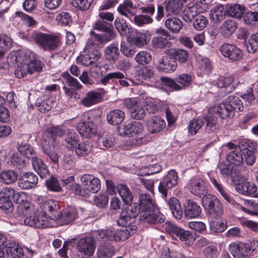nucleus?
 I'll use <instances>...</instances> for the list:
<instances>
[{
  "mask_svg": "<svg viewBox=\"0 0 258 258\" xmlns=\"http://www.w3.org/2000/svg\"><path fill=\"white\" fill-rule=\"evenodd\" d=\"M64 130L59 127H49L44 133L41 141V148L43 152L55 165L59 162V156L55 151L54 143L57 137L64 135Z\"/></svg>",
  "mask_w": 258,
  "mask_h": 258,
  "instance_id": "nucleus-1",
  "label": "nucleus"
},
{
  "mask_svg": "<svg viewBox=\"0 0 258 258\" xmlns=\"http://www.w3.org/2000/svg\"><path fill=\"white\" fill-rule=\"evenodd\" d=\"M208 112L202 119H194L189 121L188 126L189 134H196L202 126H204L206 133L212 134L216 132L218 127V117L214 113Z\"/></svg>",
  "mask_w": 258,
  "mask_h": 258,
  "instance_id": "nucleus-2",
  "label": "nucleus"
},
{
  "mask_svg": "<svg viewBox=\"0 0 258 258\" xmlns=\"http://www.w3.org/2000/svg\"><path fill=\"white\" fill-rule=\"evenodd\" d=\"M127 231L126 228H120L119 229H108L98 230L95 234L98 239L108 241L118 242L124 241L130 236L134 234L135 228H131Z\"/></svg>",
  "mask_w": 258,
  "mask_h": 258,
  "instance_id": "nucleus-3",
  "label": "nucleus"
},
{
  "mask_svg": "<svg viewBox=\"0 0 258 258\" xmlns=\"http://www.w3.org/2000/svg\"><path fill=\"white\" fill-rule=\"evenodd\" d=\"M32 36L36 44L44 51H53L60 44L61 40L59 36L41 32H35Z\"/></svg>",
  "mask_w": 258,
  "mask_h": 258,
  "instance_id": "nucleus-4",
  "label": "nucleus"
},
{
  "mask_svg": "<svg viewBox=\"0 0 258 258\" xmlns=\"http://www.w3.org/2000/svg\"><path fill=\"white\" fill-rule=\"evenodd\" d=\"M258 248V241L253 240L250 243L243 242L233 243L229 249L234 258H248L251 253Z\"/></svg>",
  "mask_w": 258,
  "mask_h": 258,
  "instance_id": "nucleus-5",
  "label": "nucleus"
},
{
  "mask_svg": "<svg viewBox=\"0 0 258 258\" xmlns=\"http://www.w3.org/2000/svg\"><path fill=\"white\" fill-rule=\"evenodd\" d=\"M38 202L42 212L40 214L45 217L47 221V218L56 221L60 215L59 207L58 202L52 199L40 198L38 199Z\"/></svg>",
  "mask_w": 258,
  "mask_h": 258,
  "instance_id": "nucleus-6",
  "label": "nucleus"
},
{
  "mask_svg": "<svg viewBox=\"0 0 258 258\" xmlns=\"http://www.w3.org/2000/svg\"><path fill=\"white\" fill-rule=\"evenodd\" d=\"M94 29L104 32L105 33L103 35L96 34L95 32L91 31L90 35L94 36V39L98 42L110 41L115 37V34L114 32L113 25L106 21L98 20L95 22L93 26Z\"/></svg>",
  "mask_w": 258,
  "mask_h": 258,
  "instance_id": "nucleus-7",
  "label": "nucleus"
},
{
  "mask_svg": "<svg viewBox=\"0 0 258 258\" xmlns=\"http://www.w3.org/2000/svg\"><path fill=\"white\" fill-rule=\"evenodd\" d=\"M202 203L207 213L211 218H217L223 214V205L216 196L206 195L203 197Z\"/></svg>",
  "mask_w": 258,
  "mask_h": 258,
  "instance_id": "nucleus-8",
  "label": "nucleus"
},
{
  "mask_svg": "<svg viewBox=\"0 0 258 258\" xmlns=\"http://www.w3.org/2000/svg\"><path fill=\"white\" fill-rule=\"evenodd\" d=\"M77 131L80 135L86 138L93 137L97 133V125L94 118L85 114L77 124Z\"/></svg>",
  "mask_w": 258,
  "mask_h": 258,
  "instance_id": "nucleus-9",
  "label": "nucleus"
},
{
  "mask_svg": "<svg viewBox=\"0 0 258 258\" xmlns=\"http://www.w3.org/2000/svg\"><path fill=\"white\" fill-rule=\"evenodd\" d=\"M178 176L175 170H170L163 176L158 186V190L163 198H166L170 189L174 188L178 184Z\"/></svg>",
  "mask_w": 258,
  "mask_h": 258,
  "instance_id": "nucleus-10",
  "label": "nucleus"
},
{
  "mask_svg": "<svg viewBox=\"0 0 258 258\" xmlns=\"http://www.w3.org/2000/svg\"><path fill=\"white\" fill-rule=\"evenodd\" d=\"M165 230L172 239L179 238L182 242L187 241L192 237L190 231L184 230L170 221L165 223Z\"/></svg>",
  "mask_w": 258,
  "mask_h": 258,
  "instance_id": "nucleus-11",
  "label": "nucleus"
},
{
  "mask_svg": "<svg viewBox=\"0 0 258 258\" xmlns=\"http://www.w3.org/2000/svg\"><path fill=\"white\" fill-rule=\"evenodd\" d=\"M217 168L222 177L226 179H230L234 185L243 179L240 172L229 163H220L218 164Z\"/></svg>",
  "mask_w": 258,
  "mask_h": 258,
  "instance_id": "nucleus-12",
  "label": "nucleus"
},
{
  "mask_svg": "<svg viewBox=\"0 0 258 258\" xmlns=\"http://www.w3.org/2000/svg\"><path fill=\"white\" fill-rule=\"evenodd\" d=\"M219 51L222 55L232 62L240 61L243 57V51L233 44L224 43L220 47Z\"/></svg>",
  "mask_w": 258,
  "mask_h": 258,
  "instance_id": "nucleus-13",
  "label": "nucleus"
},
{
  "mask_svg": "<svg viewBox=\"0 0 258 258\" xmlns=\"http://www.w3.org/2000/svg\"><path fill=\"white\" fill-rule=\"evenodd\" d=\"M117 133L120 136L134 137L140 135L143 131V125L139 121L125 122L123 125L117 126Z\"/></svg>",
  "mask_w": 258,
  "mask_h": 258,
  "instance_id": "nucleus-14",
  "label": "nucleus"
},
{
  "mask_svg": "<svg viewBox=\"0 0 258 258\" xmlns=\"http://www.w3.org/2000/svg\"><path fill=\"white\" fill-rule=\"evenodd\" d=\"M81 181L85 189L87 198L91 194L97 193L101 188L100 179L91 174H84L81 177Z\"/></svg>",
  "mask_w": 258,
  "mask_h": 258,
  "instance_id": "nucleus-15",
  "label": "nucleus"
},
{
  "mask_svg": "<svg viewBox=\"0 0 258 258\" xmlns=\"http://www.w3.org/2000/svg\"><path fill=\"white\" fill-rule=\"evenodd\" d=\"M123 105L128 109L131 117L135 119L141 120L146 116L144 108L135 99L127 98L123 101Z\"/></svg>",
  "mask_w": 258,
  "mask_h": 258,
  "instance_id": "nucleus-16",
  "label": "nucleus"
},
{
  "mask_svg": "<svg viewBox=\"0 0 258 258\" xmlns=\"http://www.w3.org/2000/svg\"><path fill=\"white\" fill-rule=\"evenodd\" d=\"M186 187L192 194L200 198L207 195V186L201 178L190 179L186 184Z\"/></svg>",
  "mask_w": 258,
  "mask_h": 258,
  "instance_id": "nucleus-17",
  "label": "nucleus"
},
{
  "mask_svg": "<svg viewBox=\"0 0 258 258\" xmlns=\"http://www.w3.org/2000/svg\"><path fill=\"white\" fill-rule=\"evenodd\" d=\"M13 191L11 187L3 188L0 192V209L6 214L12 213L14 211V205L11 199L13 196Z\"/></svg>",
  "mask_w": 258,
  "mask_h": 258,
  "instance_id": "nucleus-18",
  "label": "nucleus"
},
{
  "mask_svg": "<svg viewBox=\"0 0 258 258\" xmlns=\"http://www.w3.org/2000/svg\"><path fill=\"white\" fill-rule=\"evenodd\" d=\"M95 240L93 236L80 238L77 243L78 252L87 256L92 255L95 249Z\"/></svg>",
  "mask_w": 258,
  "mask_h": 258,
  "instance_id": "nucleus-19",
  "label": "nucleus"
},
{
  "mask_svg": "<svg viewBox=\"0 0 258 258\" xmlns=\"http://www.w3.org/2000/svg\"><path fill=\"white\" fill-rule=\"evenodd\" d=\"M138 202L140 210H141L139 217L144 218L145 217L146 214L155 211L156 204L149 194H142L140 195Z\"/></svg>",
  "mask_w": 258,
  "mask_h": 258,
  "instance_id": "nucleus-20",
  "label": "nucleus"
},
{
  "mask_svg": "<svg viewBox=\"0 0 258 258\" xmlns=\"http://www.w3.org/2000/svg\"><path fill=\"white\" fill-rule=\"evenodd\" d=\"M208 112H212L216 114L217 117H221L222 119H230L232 118L235 115L232 109H230L229 105L223 101L217 106H214L210 107Z\"/></svg>",
  "mask_w": 258,
  "mask_h": 258,
  "instance_id": "nucleus-21",
  "label": "nucleus"
},
{
  "mask_svg": "<svg viewBox=\"0 0 258 258\" xmlns=\"http://www.w3.org/2000/svg\"><path fill=\"white\" fill-rule=\"evenodd\" d=\"M24 222L25 225L36 228H44L48 225L45 217H43L40 212L38 211L32 213L30 215H26Z\"/></svg>",
  "mask_w": 258,
  "mask_h": 258,
  "instance_id": "nucleus-22",
  "label": "nucleus"
},
{
  "mask_svg": "<svg viewBox=\"0 0 258 258\" xmlns=\"http://www.w3.org/2000/svg\"><path fill=\"white\" fill-rule=\"evenodd\" d=\"M38 181L37 176L32 172L24 173L18 179V184L22 189H30L35 187Z\"/></svg>",
  "mask_w": 258,
  "mask_h": 258,
  "instance_id": "nucleus-23",
  "label": "nucleus"
},
{
  "mask_svg": "<svg viewBox=\"0 0 258 258\" xmlns=\"http://www.w3.org/2000/svg\"><path fill=\"white\" fill-rule=\"evenodd\" d=\"M242 181H238L237 184H235L236 189L240 194L252 196L253 197H258V192L257 191V186L252 182H247L244 176L242 175Z\"/></svg>",
  "mask_w": 258,
  "mask_h": 258,
  "instance_id": "nucleus-24",
  "label": "nucleus"
},
{
  "mask_svg": "<svg viewBox=\"0 0 258 258\" xmlns=\"http://www.w3.org/2000/svg\"><path fill=\"white\" fill-rule=\"evenodd\" d=\"M7 258H28L23 248L16 243L6 240L5 248Z\"/></svg>",
  "mask_w": 258,
  "mask_h": 258,
  "instance_id": "nucleus-25",
  "label": "nucleus"
},
{
  "mask_svg": "<svg viewBox=\"0 0 258 258\" xmlns=\"http://www.w3.org/2000/svg\"><path fill=\"white\" fill-rule=\"evenodd\" d=\"M183 214L186 219L198 217L201 213L202 209L198 203L192 200H186L183 204Z\"/></svg>",
  "mask_w": 258,
  "mask_h": 258,
  "instance_id": "nucleus-26",
  "label": "nucleus"
},
{
  "mask_svg": "<svg viewBox=\"0 0 258 258\" xmlns=\"http://www.w3.org/2000/svg\"><path fill=\"white\" fill-rule=\"evenodd\" d=\"M156 68L159 72L171 73L174 72L177 68V62H175L174 57L169 54L163 56L159 59Z\"/></svg>",
  "mask_w": 258,
  "mask_h": 258,
  "instance_id": "nucleus-27",
  "label": "nucleus"
},
{
  "mask_svg": "<svg viewBox=\"0 0 258 258\" xmlns=\"http://www.w3.org/2000/svg\"><path fill=\"white\" fill-rule=\"evenodd\" d=\"M120 51L117 43L110 44L104 50L105 59L111 64H115L121 55Z\"/></svg>",
  "mask_w": 258,
  "mask_h": 258,
  "instance_id": "nucleus-28",
  "label": "nucleus"
},
{
  "mask_svg": "<svg viewBox=\"0 0 258 258\" xmlns=\"http://www.w3.org/2000/svg\"><path fill=\"white\" fill-rule=\"evenodd\" d=\"M146 126L148 131L151 134L158 133L166 126L165 121L159 116H153L148 120Z\"/></svg>",
  "mask_w": 258,
  "mask_h": 258,
  "instance_id": "nucleus-29",
  "label": "nucleus"
},
{
  "mask_svg": "<svg viewBox=\"0 0 258 258\" xmlns=\"http://www.w3.org/2000/svg\"><path fill=\"white\" fill-rule=\"evenodd\" d=\"M78 217L77 210L72 207L66 209L62 213L60 211L59 218L56 221L61 225H67L71 224Z\"/></svg>",
  "mask_w": 258,
  "mask_h": 258,
  "instance_id": "nucleus-30",
  "label": "nucleus"
},
{
  "mask_svg": "<svg viewBox=\"0 0 258 258\" xmlns=\"http://www.w3.org/2000/svg\"><path fill=\"white\" fill-rule=\"evenodd\" d=\"M54 101L49 94H45L37 99L35 105L41 112L49 111L54 105Z\"/></svg>",
  "mask_w": 258,
  "mask_h": 258,
  "instance_id": "nucleus-31",
  "label": "nucleus"
},
{
  "mask_svg": "<svg viewBox=\"0 0 258 258\" xmlns=\"http://www.w3.org/2000/svg\"><path fill=\"white\" fill-rule=\"evenodd\" d=\"M242 142H239L236 149L230 152L226 156L227 161L231 165L235 166H240L243 162V154L241 150V145Z\"/></svg>",
  "mask_w": 258,
  "mask_h": 258,
  "instance_id": "nucleus-32",
  "label": "nucleus"
},
{
  "mask_svg": "<svg viewBox=\"0 0 258 258\" xmlns=\"http://www.w3.org/2000/svg\"><path fill=\"white\" fill-rule=\"evenodd\" d=\"M117 224L121 226V228H126L127 231L130 230L131 228H135L134 234L135 233L137 230V224L135 223V219L132 218L127 212L122 210L119 218L117 220Z\"/></svg>",
  "mask_w": 258,
  "mask_h": 258,
  "instance_id": "nucleus-33",
  "label": "nucleus"
},
{
  "mask_svg": "<svg viewBox=\"0 0 258 258\" xmlns=\"http://www.w3.org/2000/svg\"><path fill=\"white\" fill-rule=\"evenodd\" d=\"M31 162L34 170L41 178H47L50 175L47 166L41 159L36 156L32 158Z\"/></svg>",
  "mask_w": 258,
  "mask_h": 258,
  "instance_id": "nucleus-34",
  "label": "nucleus"
},
{
  "mask_svg": "<svg viewBox=\"0 0 258 258\" xmlns=\"http://www.w3.org/2000/svg\"><path fill=\"white\" fill-rule=\"evenodd\" d=\"M227 16L226 5L218 4L214 7L210 11V18L215 23H218L223 20Z\"/></svg>",
  "mask_w": 258,
  "mask_h": 258,
  "instance_id": "nucleus-35",
  "label": "nucleus"
},
{
  "mask_svg": "<svg viewBox=\"0 0 258 258\" xmlns=\"http://www.w3.org/2000/svg\"><path fill=\"white\" fill-rule=\"evenodd\" d=\"M242 148V153L245 158V161L247 165L249 166L252 165L255 162L256 157L254 155V152L256 149L252 146H250L249 144L242 142L241 145V148Z\"/></svg>",
  "mask_w": 258,
  "mask_h": 258,
  "instance_id": "nucleus-36",
  "label": "nucleus"
},
{
  "mask_svg": "<svg viewBox=\"0 0 258 258\" xmlns=\"http://www.w3.org/2000/svg\"><path fill=\"white\" fill-rule=\"evenodd\" d=\"M165 53L174 57L175 62L178 61L180 63L185 62L189 57V54L186 50L175 48L166 49L165 51Z\"/></svg>",
  "mask_w": 258,
  "mask_h": 258,
  "instance_id": "nucleus-37",
  "label": "nucleus"
},
{
  "mask_svg": "<svg viewBox=\"0 0 258 258\" xmlns=\"http://www.w3.org/2000/svg\"><path fill=\"white\" fill-rule=\"evenodd\" d=\"M166 202L174 217L181 219L183 216V211L179 200L175 197H171Z\"/></svg>",
  "mask_w": 258,
  "mask_h": 258,
  "instance_id": "nucleus-38",
  "label": "nucleus"
},
{
  "mask_svg": "<svg viewBox=\"0 0 258 258\" xmlns=\"http://www.w3.org/2000/svg\"><path fill=\"white\" fill-rule=\"evenodd\" d=\"M227 16L240 19L243 18L246 8L244 6L238 4L226 5Z\"/></svg>",
  "mask_w": 258,
  "mask_h": 258,
  "instance_id": "nucleus-39",
  "label": "nucleus"
},
{
  "mask_svg": "<svg viewBox=\"0 0 258 258\" xmlns=\"http://www.w3.org/2000/svg\"><path fill=\"white\" fill-rule=\"evenodd\" d=\"M165 27L173 33H177L183 27L182 22L175 17L167 18L164 21Z\"/></svg>",
  "mask_w": 258,
  "mask_h": 258,
  "instance_id": "nucleus-40",
  "label": "nucleus"
},
{
  "mask_svg": "<svg viewBox=\"0 0 258 258\" xmlns=\"http://www.w3.org/2000/svg\"><path fill=\"white\" fill-rule=\"evenodd\" d=\"M125 115L120 109H114L110 111L107 115L108 122L113 125H118L124 119Z\"/></svg>",
  "mask_w": 258,
  "mask_h": 258,
  "instance_id": "nucleus-41",
  "label": "nucleus"
},
{
  "mask_svg": "<svg viewBox=\"0 0 258 258\" xmlns=\"http://www.w3.org/2000/svg\"><path fill=\"white\" fill-rule=\"evenodd\" d=\"M44 67V63L40 60L35 58L32 55V57L28 63V66H24V70H26L27 74L32 75L33 73H41L43 71V68Z\"/></svg>",
  "mask_w": 258,
  "mask_h": 258,
  "instance_id": "nucleus-42",
  "label": "nucleus"
},
{
  "mask_svg": "<svg viewBox=\"0 0 258 258\" xmlns=\"http://www.w3.org/2000/svg\"><path fill=\"white\" fill-rule=\"evenodd\" d=\"M234 79L232 76L227 77L220 76L217 80V85L218 88H225L228 93H231L236 87L239 83L238 82L236 84L232 85Z\"/></svg>",
  "mask_w": 258,
  "mask_h": 258,
  "instance_id": "nucleus-43",
  "label": "nucleus"
},
{
  "mask_svg": "<svg viewBox=\"0 0 258 258\" xmlns=\"http://www.w3.org/2000/svg\"><path fill=\"white\" fill-rule=\"evenodd\" d=\"M92 146V144L88 141L82 142L80 141L71 151H75L77 156L84 157L88 155L91 152Z\"/></svg>",
  "mask_w": 258,
  "mask_h": 258,
  "instance_id": "nucleus-44",
  "label": "nucleus"
},
{
  "mask_svg": "<svg viewBox=\"0 0 258 258\" xmlns=\"http://www.w3.org/2000/svg\"><path fill=\"white\" fill-rule=\"evenodd\" d=\"M63 135L66 146L70 150L73 149L80 141L79 135L74 131L68 130L67 134Z\"/></svg>",
  "mask_w": 258,
  "mask_h": 258,
  "instance_id": "nucleus-45",
  "label": "nucleus"
},
{
  "mask_svg": "<svg viewBox=\"0 0 258 258\" xmlns=\"http://www.w3.org/2000/svg\"><path fill=\"white\" fill-rule=\"evenodd\" d=\"M237 28V23L233 20L229 19L225 21L220 27L221 35L228 37L235 32Z\"/></svg>",
  "mask_w": 258,
  "mask_h": 258,
  "instance_id": "nucleus-46",
  "label": "nucleus"
},
{
  "mask_svg": "<svg viewBox=\"0 0 258 258\" xmlns=\"http://www.w3.org/2000/svg\"><path fill=\"white\" fill-rule=\"evenodd\" d=\"M101 43L98 42L95 39L91 44H87L85 47L84 52H87L90 55L93 63L97 61L100 57V52L97 48L99 47V44Z\"/></svg>",
  "mask_w": 258,
  "mask_h": 258,
  "instance_id": "nucleus-47",
  "label": "nucleus"
},
{
  "mask_svg": "<svg viewBox=\"0 0 258 258\" xmlns=\"http://www.w3.org/2000/svg\"><path fill=\"white\" fill-rule=\"evenodd\" d=\"M114 25L116 29L122 36H127L132 31L131 25L122 18H116L114 22Z\"/></svg>",
  "mask_w": 258,
  "mask_h": 258,
  "instance_id": "nucleus-48",
  "label": "nucleus"
},
{
  "mask_svg": "<svg viewBox=\"0 0 258 258\" xmlns=\"http://www.w3.org/2000/svg\"><path fill=\"white\" fill-rule=\"evenodd\" d=\"M140 221H146L149 224H161L164 222L165 216L161 213H155V211L149 212L145 214V217H139Z\"/></svg>",
  "mask_w": 258,
  "mask_h": 258,
  "instance_id": "nucleus-49",
  "label": "nucleus"
},
{
  "mask_svg": "<svg viewBox=\"0 0 258 258\" xmlns=\"http://www.w3.org/2000/svg\"><path fill=\"white\" fill-rule=\"evenodd\" d=\"M230 109H232L235 113L236 112H241L244 109V106L242 102L239 98L235 95H230L224 101Z\"/></svg>",
  "mask_w": 258,
  "mask_h": 258,
  "instance_id": "nucleus-50",
  "label": "nucleus"
},
{
  "mask_svg": "<svg viewBox=\"0 0 258 258\" xmlns=\"http://www.w3.org/2000/svg\"><path fill=\"white\" fill-rule=\"evenodd\" d=\"M9 165L19 169H22L26 166L27 162L25 157L19 153L13 154L8 161Z\"/></svg>",
  "mask_w": 258,
  "mask_h": 258,
  "instance_id": "nucleus-51",
  "label": "nucleus"
},
{
  "mask_svg": "<svg viewBox=\"0 0 258 258\" xmlns=\"http://www.w3.org/2000/svg\"><path fill=\"white\" fill-rule=\"evenodd\" d=\"M116 189L124 204H128L132 202L133 196L132 192L125 184L119 183L117 184Z\"/></svg>",
  "mask_w": 258,
  "mask_h": 258,
  "instance_id": "nucleus-52",
  "label": "nucleus"
},
{
  "mask_svg": "<svg viewBox=\"0 0 258 258\" xmlns=\"http://www.w3.org/2000/svg\"><path fill=\"white\" fill-rule=\"evenodd\" d=\"M187 0H169L166 5V11L168 13L177 14L182 9L183 4Z\"/></svg>",
  "mask_w": 258,
  "mask_h": 258,
  "instance_id": "nucleus-53",
  "label": "nucleus"
},
{
  "mask_svg": "<svg viewBox=\"0 0 258 258\" xmlns=\"http://www.w3.org/2000/svg\"><path fill=\"white\" fill-rule=\"evenodd\" d=\"M114 254V247L110 243H104L100 245L97 251L98 258H110Z\"/></svg>",
  "mask_w": 258,
  "mask_h": 258,
  "instance_id": "nucleus-54",
  "label": "nucleus"
},
{
  "mask_svg": "<svg viewBox=\"0 0 258 258\" xmlns=\"http://www.w3.org/2000/svg\"><path fill=\"white\" fill-rule=\"evenodd\" d=\"M101 93L95 91L88 92L82 100V104L86 106H90L97 103L101 99Z\"/></svg>",
  "mask_w": 258,
  "mask_h": 258,
  "instance_id": "nucleus-55",
  "label": "nucleus"
},
{
  "mask_svg": "<svg viewBox=\"0 0 258 258\" xmlns=\"http://www.w3.org/2000/svg\"><path fill=\"white\" fill-rule=\"evenodd\" d=\"M18 179V173L12 170L2 172L0 174V182L6 184H11Z\"/></svg>",
  "mask_w": 258,
  "mask_h": 258,
  "instance_id": "nucleus-56",
  "label": "nucleus"
},
{
  "mask_svg": "<svg viewBox=\"0 0 258 258\" xmlns=\"http://www.w3.org/2000/svg\"><path fill=\"white\" fill-rule=\"evenodd\" d=\"M18 150L20 154L24 155L28 159H31L36 157V153L33 148L29 144L22 143L21 144H18Z\"/></svg>",
  "mask_w": 258,
  "mask_h": 258,
  "instance_id": "nucleus-57",
  "label": "nucleus"
},
{
  "mask_svg": "<svg viewBox=\"0 0 258 258\" xmlns=\"http://www.w3.org/2000/svg\"><path fill=\"white\" fill-rule=\"evenodd\" d=\"M122 209L124 211L127 212L132 218L134 219L141 213V210L138 203H134L128 204H124Z\"/></svg>",
  "mask_w": 258,
  "mask_h": 258,
  "instance_id": "nucleus-58",
  "label": "nucleus"
},
{
  "mask_svg": "<svg viewBox=\"0 0 258 258\" xmlns=\"http://www.w3.org/2000/svg\"><path fill=\"white\" fill-rule=\"evenodd\" d=\"M246 48L248 53H254L258 51V33L252 34L245 41Z\"/></svg>",
  "mask_w": 258,
  "mask_h": 258,
  "instance_id": "nucleus-59",
  "label": "nucleus"
},
{
  "mask_svg": "<svg viewBox=\"0 0 258 258\" xmlns=\"http://www.w3.org/2000/svg\"><path fill=\"white\" fill-rule=\"evenodd\" d=\"M131 41L133 44L138 47H141L148 43V37L144 32H136V34L131 38Z\"/></svg>",
  "mask_w": 258,
  "mask_h": 258,
  "instance_id": "nucleus-60",
  "label": "nucleus"
},
{
  "mask_svg": "<svg viewBox=\"0 0 258 258\" xmlns=\"http://www.w3.org/2000/svg\"><path fill=\"white\" fill-rule=\"evenodd\" d=\"M227 222L225 220L216 219L210 222V227L211 231L214 232L221 233L223 232L227 227Z\"/></svg>",
  "mask_w": 258,
  "mask_h": 258,
  "instance_id": "nucleus-61",
  "label": "nucleus"
},
{
  "mask_svg": "<svg viewBox=\"0 0 258 258\" xmlns=\"http://www.w3.org/2000/svg\"><path fill=\"white\" fill-rule=\"evenodd\" d=\"M45 185L49 191L59 192L62 190L61 184L54 175H52L49 178L46 180Z\"/></svg>",
  "mask_w": 258,
  "mask_h": 258,
  "instance_id": "nucleus-62",
  "label": "nucleus"
},
{
  "mask_svg": "<svg viewBox=\"0 0 258 258\" xmlns=\"http://www.w3.org/2000/svg\"><path fill=\"white\" fill-rule=\"evenodd\" d=\"M15 61L18 68L24 69L25 66H28L32 57V55L26 54L24 53H19L15 56Z\"/></svg>",
  "mask_w": 258,
  "mask_h": 258,
  "instance_id": "nucleus-63",
  "label": "nucleus"
},
{
  "mask_svg": "<svg viewBox=\"0 0 258 258\" xmlns=\"http://www.w3.org/2000/svg\"><path fill=\"white\" fill-rule=\"evenodd\" d=\"M170 40L163 36L154 37L152 40V44L156 48H164L171 45Z\"/></svg>",
  "mask_w": 258,
  "mask_h": 258,
  "instance_id": "nucleus-64",
  "label": "nucleus"
}]
</instances>
